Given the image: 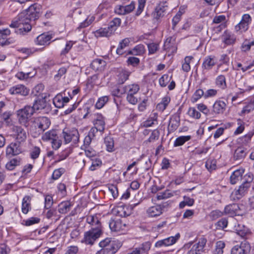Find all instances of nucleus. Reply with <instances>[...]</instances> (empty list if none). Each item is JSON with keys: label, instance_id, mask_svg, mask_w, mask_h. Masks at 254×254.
Returning a JSON list of instances; mask_svg holds the SVG:
<instances>
[{"label": "nucleus", "instance_id": "obj_1", "mask_svg": "<svg viewBox=\"0 0 254 254\" xmlns=\"http://www.w3.org/2000/svg\"><path fill=\"white\" fill-rule=\"evenodd\" d=\"M41 12V5L35 3L31 5L25 12L20 13L23 18L21 21L23 22L25 20L26 24L25 27L20 28L17 32L20 33H24L23 31H25V33L29 32L32 26L35 24V20L39 18Z\"/></svg>", "mask_w": 254, "mask_h": 254}, {"label": "nucleus", "instance_id": "obj_2", "mask_svg": "<svg viewBox=\"0 0 254 254\" xmlns=\"http://www.w3.org/2000/svg\"><path fill=\"white\" fill-rule=\"evenodd\" d=\"M99 246L102 249L96 254H114L121 247V244L118 240L107 238L101 241Z\"/></svg>", "mask_w": 254, "mask_h": 254}, {"label": "nucleus", "instance_id": "obj_3", "mask_svg": "<svg viewBox=\"0 0 254 254\" xmlns=\"http://www.w3.org/2000/svg\"><path fill=\"white\" fill-rule=\"evenodd\" d=\"M206 242L205 238H201L197 243L193 244L191 242L186 244L182 250L186 252V254H201Z\"/></svg>", "mask_w": 254, "mask_h": 254}, {"label": "nucleus", "instance_id": "obj_4", "mask_svg": "<svg viewBox=\"0 0 254 254\" xmlns=\"http://www.w3.org/2000/svg\"><path fill=\"white\" fill-rule=\"evenodd\" d=\"M139 86L137 84H132L124 87V93L127 94V100L131 104L135 105L138 102L137 93Z\"/></svg>", "mask_w": 254, "mask_h": 254}, {"label": "nucleus", "instance_id": "obj_5", "mask_svg": "<svg viewBox=\"0 0 254 254\" xmlns=\"http://www.w3.org/2000/svg\"><path fill=\"white\" fill-rule=\"evenodd\" d=\"M102 229L99 228L90 229L84 234L83 238L81 240V243L86 245L92 246L95 242L102 234Z\"/></svg>", "mask_w": 254, "mask_h": 254}, {"label": "nucleus", "instance_id": "obj_6", "mask_svg": "<svg viewBox=\"0 0 254 254\" xmlns=\"http://www.w3.org/2000/svg\"><path fill=\"white\" fill-rule=\"evenodd\" d=\"M244 206L237 203H232L227 205L224 209V213L231 217L235 215L243 216L245 214V211L243 209Z\"/></svg>", "mask_w": 254, "mask_h": 254}, {"label": "nucleus", "instance_id": "obj_7", "mask_svg": "<svg viewBox=\"0 0 254 254\" xmlns=\"http://www.w3.org/2000/svg\"><path fill=\"white\" fill-rule=\"evenodd\" d=\"M32 122L34 127H37L42 132L47 129L51 125L50 119L43 116L33 118Z\"/></svg>", "mask_w": 254, "mask_h": 254}, {"label": "nucleus", "instance_id": "obj_8", "mask_svg": "<svg viewBox=\"0 0 254 254\" xmlns=\"http://www.w3.org/2000/svg\"><path fill=\"white\" fill-rule=\"evenodd\" d=\"M24 143L19 142L15 140V142H11L6 149V155L9 157L17 155L22 152V144Z\"/></svg>", "mask_w": 254, "mask_h": 254}, {"label": "nucleus", "instance_id": "obj_9", "mask_svg": "<svg viewBox=\"0 0 254 254\" xmlns=\"http://www.w3.org/2000/svg\"><path fill=\"white\" fill-rule=\"evenodd\" d=\"M62 136L66 144L69 143L71 141L75 143L79 139V134L76 129L70 130L65 128L63 131Z\"/></svg>", "mask_w": 254, "mask_h": 254}, {"label": "nucleus", "instance_id": "obj_10", "mask_svg": "<svg viewBox=\"0 0 254 254\" xmlns=\"http://www.w3.org/2000/svg\"><path fill=\"white\" fill-rule=\"evenodd\" d=\"M34 113L32 107L26 106L17 111V115L21 123L26 122Z\"/></svg>", "mask_w": 254, "mask_h": 254}, {"label": "nucleus", "instance_id": "obj_11", "mask_svg": "<svg viewBox=\"0 0 254 254\" xmlns=\"http://www.w3.org/2000/svg\"><path fill=\"white\" fill-rule=\"evenodd\" d=\"M180 238V234L177 233L175 236H171L163 240L158 241L155 244V247L157 248H161L172 246L176 243Z\"/></svg>", "mask_w": 254, "mask_h": 254}, {"label": "nucleus", "instance_id": "obj_12", "mask_svg": "<svg viewBox=\"0 0 254 254\" xmlns=\"http://www.w3.org/2000/svg\"><path fill=\"white\" fill-rule=\"evenodd\" d=\"M251 20V17L249 14H244L241 21L235 26V30L240 33L246 32L249 28Z\"/></svg>", "mask_w": 254, "mask_h": 254}, {"label": "nucleus", "instance_id": "obj_13", "mask_svg": "<svg viewBox=\"0 0 254 254\" xmlns=\"http://www.w3.org/2000/svg\"><path fill=\"white\" fill-rule=\"evenodd\" d=\"M251 246L246 241L242 242L240 245L234 246L231 250V254H249Z\"/></svg>", "mask_w": 254, "mask_h": 254}, {"label": "nucleus", "instance_id": "obj_14", "mask_svg": "<svg viewBox=\"0 0 254 254\" xmlns=\"http://www.w3.org/2000/svg\"><path fill=\"white\" fill-rule=\"evenodd\" d=\"M12 131L16 140L24 143L27 138V132L24 128L20 126H13Z\"/></svg>", "mask_w": 254, "mask_h": 254}, {"label": "nucleus", "instance_id": "obj_15", "mask_svg": "<svg viewBox=\"0 0 254 254\" xmlns=\"http://www.w3.org/2000/svg\"><path fill=\"white\" fill-rule=\"evenodd\" d=\"M250 185L247 183H243L240 185L238 190H235L232 192V196L234 195L235 197L234 199H240L244 196L248 192L250 188Z\"/></svg>", "mask_w": 254, "mask_h": 254}, {"label": "nucleus", "instance_id": "obj_16", "mask_svg": "<svg viewBox=\"0 0 254 254\" xmlns=\"http://www.w3.org/2000/svg\"><path fill=\"white\" fill-rule=\"evenodd\" d=\"M22 17L21 14H19L18 16V18L16 20H13L12 21L11 23L10 24L9 26L11 28H13L14 29V32L16 33L17 34L24 35L26 33H25V31H23L24 33H20L17 32L19 29H20V28H23V27L26 26V22H25V20H24L23 22L21 21V20H22Z\"/></svg>", "mask_w": 254, "mask_h": 254}, {"label": "nucleus", "instance_id": "obj_17", "mask_svg": "<svg viewBox=\"0 0 254 254\" xmlns=\"http://www.w3.org/2000/svg\"><path fill=\"white\" fill-rule=\"evenodd\" d=\"M52 38V35L50 33H44L37 37L35 42L36 45L40 46L48 45Z\"/></svg>", "mask_w": 254, "mask_h": 254}, {"label": "nucleus", "instance_id": "obj_18", "mask_svg": "<svg viewBox=\"0 0 254 254\" xmlns=\"http://www.w3.org/2000/svg\"><path fill=\"white\" fill-rule=\"evenodd\" d=\"M126 226V224L123 223L120 219H111L109 222V227L112 231L118 232L124 230Z\"/></svg>", "mask_w": 254, "mask_h": 254}, {"label": "nucleus", "instance_id": "obj_19", "mask_svg": "<svg viewBox=\"0 0 254 254\" xmlns=\"http://www.w3.org/2000/svg\"><path fill=\"white\" fill-rule=\"evenodd\" d=\"M226 104L223 101L216 100L212 107V112L215 114H222L226 108Z\"/></svg>", "mask_w": 254, "mask_h": 254}, {"label": "nucleus", "instance_id": "obj_20", "mask_svg": "<svg viewBox=\"0 0 254 254\" xmlns=\"http://www.w3.org/2000/svg\"><path fill=\"white\" fill-rule=\"evenodd\" d=\"M29 89L23 85H17L10 88L9 92L11 94H20L27 96L29 93Z\"/></svg>", "mask_w": 254, "mask_h": 254}, {"label": "nucleus", "instance_id": "obj_21", "mask_svg": "<svg viewBox=\"0 0 254 254\" xmlns=\"http://www.w3.org/2000/svg\"><path fill=\"white\" fill-rule=\"evenodd\" d=\"M167 6L166 5V3H160L158 5L154 12L152 13L153 18L156 19H159L160 18L164 16L167 10Z\"/></svg>", "mask_w": 254, "mask_h": 254}, {"label": "nucleus", "instance_id": "obj_22", "mask_svg": "<svg viewBox=\"0 0 254 254\" xmlns=\"http://www.w3.org/2000/svg\"><path fill=\"white\" fill-rule=\"evenodd\" d=\"M86 222L91 225V229H102L101 223L96 215H89L86 217Z\"/></svg>", "mask_w": 254, "mask_h": 254}, {"label": "nucleus", "instance_id": "obj_23", "mask_svg": "<svg viewBox=\"0 0 254 254\" xmlns=\"http://www.w3.org/2000/svg\"><path fill=\"white\" fill-rule=\"evenodd\" d=\"M164 49L170 53L176 52L177 47L172 37H169L166 40L164 44Z\"/></svg>", "mask_w": 254, "mask_h": 254}, {"label": "nucleus", "instance_id": "obj_24", "mask_svg": "<svg viewBox=\"0 0 254 254\" xmlns=\"http://www.w3.org/2000/svg\"><path fill=\"white\" fill-rule=\"evenodd\" d=\"M247 155L246 149L243 147H239L234 151L233 159L238 162L242 161Z\"/></svg>", "mask_w": 254, "mask_h": 254}, {"label": "nucleus", "instance_id": "obj_25", "mask_svg": "<svg viewBox=\"0 0 254 254\" xmlns=\"http://www.w3.org/2000/svg\"><path fill=\"white\" fill-rule=\"evenodd\" d=\"M244 173V170L243 169H239L234 171L230 178L231 184L232 185L236 184L241 180Z\"/></svg>", "mask_w": 254, "mask_h": 254}, {"label": "nucleus", "instance_id": "obj_26", "mask_svg": "<svg viewBox=\"0 0 254 254\" xmlns=\"http://www.w3.org/2000/svg\"><path fill=\"white\" fill-rule=\"evenodd\" d=\"M106 65V62L102 59L94 60L91 64V67L95 70L102 71Z\"/></svg>", "mask_w": 254, "mask_h": 254}, {"label": "nucleus", "instance_id": "obj_27", "mask_svg": "<svg viewBox=\"0 0 254 254\" xmlns=\"http://www.w3.org/2000/svg\"><path fill=\"white\" fill-rule=\"evenodd\" d=\"M215 64V60L214 57L207 56L205 57L202 64L203 70L211 69Z\"/></svg>", "mask_w": 254, "mask_h": 254}, {"label": "nucleus", "instance_id": "obj_28", "mask_svg": "<svg viewBox=\"0 0 254 254\" xmlns=\"http://www.w3.org/2000/svg\"><path fill=\"white\" fill-rule=\"evenodd\" d=\"M147 213L150 217H156L162 213V207L161 205H155L149 207Z\"/></svg>", "mask_w": 254, "mask_h": 254}, {"label": "nucleus", "instance_id": "obj_29", "mask_svg": "<svg viewBox=\"0 0 254 254\" xmlns=\"http://www.w3.org/2000/svg\"><path fill=\"white\" fill-rule=\"evenodd\" d=\"M31 198L29 195L25 196L22 202V212L24 214H27L31 209Z\"/></svg>", "mask_w": 254, "mask_h": 254}, {"label": "nucleus", "instance_id": "obj_30", "mask_svg": "<svg viewBox=\"0 0 254 254\" xmlns=\"http://www.w3.org/2000/svg\"><path fill=\"white\" fill-rule=\"evenodd\" d=\"M113 33V32L108 26L105 28H101L94 32L95 36L96 37H109Z\"/></svg>", "mask_w": 254, "mask_h": 254}, {"label": "nucleus", "instance_id": "obj_31", "mask_svg": "<svg viewBox=\"0 0 254 254\" xmlns=\"http://www.w3.org/2000/svg\"><path fill=\"white\" fill-rule=\"evenodd\" d=\"M171 99L170 97L166 96L164 97L160 103H158L156 106V109L160 112L164 111L170 102Z\"/></svg>", "mask_w": 254, "mask_h": 254}, {"label": "nucleus", "instance_id": "obj_32", "mask_svg": "<svg viewBox=\"0 0 254 254\" xmlns=\"http://www.w3.org/2000/svg\"><path fill=\"white\" fill-rule=\"evenodd\" d=\"M46 106V102L45 99L40 98L35 100L32 108L34 112L36 111L42 110Z\"/></svg>", "mask_w": 254, "mask_h": 254}, {"label": "nucleus", "instance_id": "obj_33", "mask_svg": "<svg viewBox=\"0 0 254 254\" xmlns=\"http://www.w3.org/2000/svg\"><path fill=\"white\" fill-rule=\"evenodd\" d=\"M71 205L69 201L62 202L58 206V211L60 213L65 214L70 210Z\"/></svg>", "mask_w": 254, "mask_h": 254}, {"label": "nucleus", "instance_id": "obj_34", "mask_svg": "<svg viewBox=\"0 0 254 254\" xmlns=\"http://www.w3.org/2000/svg\"><path fill=\"white\" fill-rule=\"evenodd\" d=\"M223 42L227 45H231L234 43L235 38L230 33L225 31L222 36Z\"/></svg>", "mask_w": 254, "mask_h": 254}, {"label": "nucleus", "instance_id": "obj_35", "mask_svg": "<svg viewBox=\"0 0 254 254\" xmlns=\"http://www.w3.org/2000/svg\"><path fill=\"white\" fill-rule=\"evenodd\" d=\"M226 20V17L225 15H221L214 17L213 22L214 23L219 24L221 23L217 28V31H220L221 29L224 28L226 26L225 22Z\"/></svg>", "mask_w": 254, "mask_h": 254}, {"label": "nucleus", "instance_id": "obj_36", "mask_svg": "<svg viewBox=\"0 0 254 254\" xmlns=\"http://www.w3.org/2000/svg\"><path fill=\"white\" fill-rule=\"evenodd\" d=\"M180 125V118L178 117H172L170 119L168 128L171 131L175 130Z\"/></svg>", "mask_w": 254, "mask_h": 254}, {"label": "nucleus", "instance_id": "obj_37", "mask_svg": "<svg viewBox=\"0 0 254 254\" xmlns=\"http://www.w3.org/2000/svg\"><path fill=\"white\" fill-rule=\"evenodd\" d=\"M235 230L237 233L242 237H245L249 232V229L243 225L238 224L235 226Z\"/></svg>", "mask_w": 254, "mask_h": 254}, {"label": "nucleus", "instance_id": "obj_38", "mask_svg": "<svg viewBox=\"0 0 254 254\" xmlns=\"http://www.w3.org/2000/svg\"><path fill=\"white\" fill-rule=\"evenodd\" d=\"M56 138H58V137L55 130L48 131L45 132L42 136V139L44 141L53 140Z\"/></svg>", "mask_w": 254, "mask_h": 254}, {"label": "nucleus", "instance_id": "obj_39", "mask_svg": "<svg viewBox=\"0 0 254 254\" xmlns=\"http://www.w3.org/2000/svg\"><path fill=\"white\" fill-rule=\"evenodd\" d=\"M130 40L128 38L123 39L119 44L116 52L118 55H122L124 53V49L128 46Z\"/></svg>", "mask_w": 254, "mask_h": 254}, {"label": "nucleus", "instance_id": "obj_40", "mask_svg": "<svg viewBox=\"0 0 254 254\" xmlns=\"http://www.w3.org/2000/svg\"><path fill=\"white\" fill-rule=\"evenodd\" d=\"M20 158H13L6 163L5 167L8 170H12L16 166L20 165Z\"/></svg>", "mask_w": 254, "mask_h": 254}, {"label": "nucleus", "instance_id": "obj_41", "mask_svg": "<svg viewBox=\"0 0 254 254\" xmlns=\"http://www.w3.org/2000/svg\"><path fill=\"white\" fill-rule=\"evenodd\" d=\"M225 244L223 241H219L216 243L215 249L213 251V254H222Z\"/></svg>", "mask_w": 254, "mask_h": 254}, {"label": "nucleus", "instance_id": "obj_42", "mask_svg": "<svg viewBox=\"0 0 254 254\" xmlns=\"http://www.w3.org/2000/svg\"><path fill=\"white\" fill-rule=\"evenodd\" d=\"M191 138L190 135L181 136L177 138L174 142V146H179L183 145L186 141H189Z\"/></svg>", "mask_w": 254, "mask_h": 254}, {"label": "nucleus", "instance_id": "obj_43", "mask_svg": "<svg viewBox=\"0 0 254 254\" xmlns=\"http://www.w3.org/2000/svg\"><path fill=\"white\" fill-rule=\"evenodd\" d=\"M216 84L222 89H225L227 87L225 77L223 75H219L216 79Z\"/></svg>", "mask_w": 254, "mask_h": 254}, {"label": "nucleus", "instance_id": "obj_44", "mask_svg": "<svg viewBox=\"0 0 254 254\" xmlns=\"http://www.w3.org/2000/svg\"><path fill=\"white\" fill-rule=\"evenodd\" d=\"M121 23V20L120 18H115L111 21H110L108 25V27L114 33L117 29V28L120 26Z\"/></svg>", "mask_w": 254, "mask_h": 254}, {"label": "nucleus", "instance_id": "obj_45", "mask_svg": "<svg viewBox=\"0 0 254 254\" xmlns=\"http://www.w3.org/2000/svg\"><path fill=\"white\" fill-rule=\"evenodd\" d=\"M204 93L202 89H197L194 94H193L191 98V101L192 103H194L196 102L198 100L201 98L202 96H204Z\"/></svg>", "mask_w": 254, "mask_h": 254}, {"label": "nucleus", "instance_id": "obj_46", "mask_svg": "<svg viewBox=\"0 0 254 254\" xmlns=\"http://www.w3.org/2000/svg\"><path fill=\"white\" fill-rule=\"evenodd\" d=\"M35 74L36 72L35 71L33 72H28L26 73L23 72H18L16 74V76L20 80H24L27 79L28 78L33 77Z\"/></svg>", "mask_w": 254, "mask_h": 254}, {"label": "nucleus", "instance_id": "obj_47", "mask_svg": "<svg viewBox=\"0 0 254 254\" xmlns=\"http://www.w3.org/2000/svg\"><path fill=\"white\" fill-rule=\"evenodd\" d=\"M174 195V192H171L169 190H166L163 192H159L157 195L158 200L167 199Z\"/></svg>", "mask_w": 254, "mask_h": 254}, {"label": "nucleus", "instance_id": "obj_48", "mask_svg": "<svg viewBox=\"0 0 254 254\" xmlns=\"http://www.w3.org/2000/svg\"><path fill=\"white\" fill-rule=\"evenodd\" d=\"M151 243L149 242H146L142 243L139 247H137V249L140 254H143L147 253L150 249Z\"/></svg>", "mask_w": 254, "mask_h": 254}, {"label": "nucleus", "instance_id": "obj_49", "mask_svg": "<svg viewBox=\"0 0 254 254\" xmlns=\"http://www.w3.org/2000/svg\"><path fill=\"white\" fill-rule=\"evenodd\" d=\"M53 103L55 107L58 108L63 107L64 103L63 101V96L61 95H57L53 98Z\"/></svg>", "mask_w": 254, "mask_h": 254}, {"label": "nucleus", "instance_id": "obj_50", "mask_svg": "<svg viewBox=\"0 0 254 254\" xmlns=\"http://www.w3.org/2000/svg\"><path fill=\"white\" fill-rule=\"evenodd\" d=\"M108 100L109 97L107 96H104L99 98L96 103V108L98 109L102 108Z\"/></svg>", "mask_w": 254, "mask_h": 254}, {"label": "nucleus", "instance_id": "obj_51", "mask_svg": "<svg viewBox=\"0 0 254 254\" xmlns=\"http://www.w3.org/2000/svg\"><path fill=\"white\" fill-rule=\"evenodd\" d=\"M92 161L91 165L90 166L89 169L91 171H94L97 169V168L99 167L102 164L101 160L98 157L91 160Z\"/></svg>", "mask_w": 254, "mask_h": 254}, {"label": "nucleus", "instance_id": "obj_52", "mask_svg": "<svg viewBox=\"0 0 254 254\" xmlns=\"http://www.w3.org/2000/svg\"><path fill=\"white\" fill-rule=\"evenodd\" d=\"M104 142L108 151H112L114 146V140L113 138L109 136L106 137L104 139Z\"/></svg>", "mask_w": 254, "mask_h": 254}, {"label": "nucleus", "instance_id": "obj_53", "mask_svg": "<svg viewBox=\"0 0 254 254\" xmlns=\"http://www.w3.org/2000/svg\"><path fill=\"white\" fill-rule=\"evenodd\" d=\"M140 63V60L135 57H129L127 61L128 65H131L133 67L137 66Z\"/></svg>", "mask_w": 254, "mask_h": 254}, {"label": "nucleus", "instance_id": "obj_54", "mask_svg": "<svg viewBox=\"0 0 254 254\" xmlns=\"http://www.w3.org/2000/svg\"><path fill=\"white\" fill-rule=\"evenodd\" d=\"M143 47L142 45H137L135 46L132 50L128 52V54L133 55H140L143 53Z\"/></svg>", "mask_w": 254, "mask_h": 254}, {"label": "nucleus", "instance_id": "obj_55", "mask_svg": "<svg viewBox=\"0 0 254 254\" xmlns=\"http://www.w3.org/2000/svg\"><path fill=\"white\" fill-rule=\"evenodd\" d=\"M188 114L190 117L196 119H198L201 117L200 113L194 108L192 107L189 108Z\"/></svg>", "mask_w": 254, "mask_h": 254}, {"label": "nucleus", "instance_id": "obj_56", "mask_svg": "<svg viewBox=\"0 0 254 254\" xmlns=\"http://www.w3.org/2000/svg\"><path fill=\"white\" fill-rule=\"evenodd\" d=\"M171 77L168 74L163 75L159 79V84L161 87H166L167 84L170 82Z\"/></svg>", "mask_w": 254, "mask_h": 254}, {"label": "nucleus", "instance_id": "obj_57", "mask_svg": "<svg viewBox=\"0 0 254 254\" xmlns=\"http://www.w3.org/2000/svg\"><path fill=\"white\" fill-rule=\"evenodd\" d=\"M94 17L91 16L87 17L83 22H81L77 29H79L88 26L94 20Z\"/></svg>", "mask_w": 254, "mask_h": 254}, {"label": "nucleus", "instance_id": "obj_58", "mask_svg": "<svg viewBox=\"0 0 254 254\" xmlns=\"http://www.w3.org/2000/svg\"><path fill=\"white\" fill-rule=\"evenodd\" d=\"M254 45V41H249L248 40H246L243 43L241 49L244 52H247L249 51L251 49V48L252 46Z\"/></svg>", "mask_w": 254, "mask_h": 254}, {"label": "nucleus", "instance_id": "obj_59", "mask_svg": "<svg viewBox=\"0 0 254 254\" xmlns=\"http://www.w3.org/2000/svg\"><path fill=\"white\" fill-rule=\"evenodd\" d=\"M94 127L97 128L100 131H103L105 129V121L103 120L93 121Z\"/></svg>", "mask_w": 254, "mask_h": 254}, {"label": "nucleus", "instance_id": "obj_60", "mask_svg": "<svg viewBox=\"0 0 254 254\" xmlns=\"http://www.w3.org/2000/svg\"><path fill=\"white\" fill-rule=\"evenodd\" d=\"M228 225V220L225 218H223L219 220L216 224L217 229H223L227 227Z\"/></svg>", "mask_w": 254, "mask_h": 254}, {"label": "nucleus", "instance_id": "obj_61", "mask_svg": "<svg viewBox=\"0 0 254 254\" xmlns=\"http://www.w3.org/2000/svg\"><path fill=\"white\" fill-rule=\"evenodd\" d=\"M41 150L39 147L35 146L30 152V157L32 159H37L40 153Z\"/></svg>", "mask_w": 254, "mask_h": 254}, {"label": "nucleus", "instance_id": "obj_62", "mask_svg": "<svg viewBox=\"0 0 254 254\" xmlns=\"http://www.w3.org/2000/svg\"><path fill=\"white\" fill-rule=\"evenodd\" d=\"M129 72L127 71H122L119 75V82L121 84H123L128 78Z\"/></svg>", "mask_w": 254, "mask_h": 254}, {"label": "nucleus", "instance_id": "obj_63", "mask_svg": "<svg viewBox=\"0 0 254 254\" xmlns=\"http://www.w3.org/2000/svg\"><path fill=\"white\" fill-rule=\"evenodd\" d=\"M40 219L38 217H31L26 220H24L25 225L27 226H31L35 224L38 223Z\"/></svg>", "mask_w": 254, "mask_h": 254}, {"label": "nucleus", "instance_id": "obj_64", "mask_svg": "<svg viewBox=\"0 0 254 254\" xmlns=\"http://www.w3.org/2000/svg\"><path fill=\"white\" fill-rule=\"evenodd\" d=\"M64 169L62 168L55 170L53 173L52 178L54 180L58 179L64 173Z\"/></svg>", "mask_w": 254, "mask_h": 254}]
</instances>
